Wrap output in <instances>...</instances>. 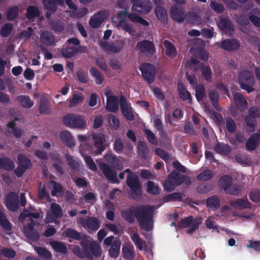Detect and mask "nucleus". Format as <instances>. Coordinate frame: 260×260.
I'll list each match as a JSON object with an SVG mask.
<instances>
[{
	"label": "nucleus",
	"mask_w": 260,
	"mask_h": 260,
	"mask_svg": "<svg viewBox=\"0 0 260 260\" xmlns=\"http://www.w3.org/2000/svg\"><path fill=\"white\" fill-rule=\"evenodd\" d=\"M127 17L134 23H139L144 26L149 25V22L142 17L134 13L128 14L127 12L125 10L119 12L117 15L112 18V24L117 28L122 29L129 34L133 35L135 32V30L126 21V19Z\"/></svg>",
	"instance_id": "f257e3e1"
},
{
	"label": "nucleus",
	"mask_w": 260,
	"mask_h": 260,
	"mask_svg": "<svg viewBox=\"0 0 260 260\" xmlns=\"http://www.w3.org/2000/svg\"><path fill=\"white\" fill-rule=\"evenodd\" d=\"M154 208L150 206H141L137 208L136 218L141 227L145 231H150L153 227L152 216Z\"/></svg>",
	"instance_id": "f03ea898"
},
{
	"label": "nucleus",
	"mask_w": 260,
	"mask_h": 260,
	"mask_svg": "<svg viewBox=\"0 0 260 260\" xmlns=\"http://www.w3.org/2000/svg\"><path fill=\"white\" fill-rule=\"evenodd\" d=\"M31 211H24L20 215L19 219L23 223L28 220L30 221L27 226L24 228V233L26 237L32 240H36L39 238L38 233L32 228L35 224L33 219H36L40 216L38 213L32 212L33 209L30 208Z\"/></svg>",
	"instance_id": "7ed1b4c3"
},
{
	"label": "nucleus",
	"mask_w": 260,
	"mask_h": 260,
	"mask_svg": "<svg viewBox=\"0 0 260 260\" xmlns=\"http://www.w3.org/2000/svg\"><path fill=\"white\" fill-rule=\"evenodd\" d=\"M127 174L126 182L127 185L131 190L133 198L141 194L142 188L136 175L133 173L129 169H126L123 173L119 174V177L122 179L124 177V174Z\"/></svg>",
	"instance_id": "20e7f679"
},
{
	"label": "nucleus",
	"mask_w": 260,
	"mask_h": 260,
	"mask_svg": "<svg viewBox=\"0 0 260 260\" xmlns=\"http://www.w3.org/2000/svg\"><path fill=\"white\" fill-rule=\"evenodd\" d=\"M239 82L241 87L249 93L254 90V79L252 74L248 71L244 70L240 72Z\"/></svg>",
	"instance_id": "39448f33"
},
{
	"label": "nucleus",
	"mask_w": 260,
	"mask_h": 260,
	"mask_svg": "<svg viewBox=\"0 0 260 260\" xmlns=\"http://www.w3.org/2000/svg\"><path fill=\"white\" fill-rule=\"evenodd\" d=\"M64 124L70 127L77 129H84L86 126V121L80 115L70 114L63 118Z\"/></svg>",
	"instance_id": "423d86ee"
},
{
	"label": "nucleus",
	"mask_w": 260,
	"mask_h": 260,
	"mask_svg": "<svg viewBox=\"0 0 260 260\" xmlns=\"http://www.w3.org/2000/svg\"><path fill=\"white\" fill-rule=\"evenodd\" d=\"M184 181L182 175L173 172L164 182L165 188L169 191H171L174 189L176 186L179 185Z\"/></svg>",
	"instance_id": "0eeeda50"
},
{
	"label": "nucleus",
	"mask_w": 260,
	"mask_h": 260,
	"mask_svg": "<svg viewBox=\"0 0 260 260\" xmlns=\"http://www.w3.org/2000/svg\"><path fill=\"white\" fill-rule=\"evenodd\" d=\"M133 4L132 10L141 14L149 13L152 9V5L150 2H141L140 0H131Z\"/></svg>",
	"instance_id": "6e6552de"
},
{
	"label": "nucleus",
	"mask_w": 260,
	"mask_h": 260,
	"mask_svg": "<svg viewBox=\"0 0 260 260\" xmlns=\"http://www.w3.org/2000/svg\"><path fill=\"white\" fill-rule=\"evenodd\" d=\"M62 215V209L60 206L56 203H52L50 206V209L48 211L46 219L48 222L57 223V219Z\"/></svg>",
	"instance_id": "1a4fd4ad"
},
{
	"label": "nucleus",
	"mask_w": 260,
	"mask_h": 260,
	"mask_svg": "<svg viewBox=\"0 0 260 260\" xmlns=\"http://www.w3.org/2000/svg\"><path fill=\"white\" fill-rule=\"evenodd\" d=\"M201 222L202 219L200 217L193 219L192 217H188L182 219L179 223V226L180 228L188 227V232L192 233L198 228Z\"/></svg>",
	"instance_id": "9d476101"
},
{
	"label": "nucleus",
	"mask_w": 260,
	"mask_h": 260,
	"mask_svg": "<svg viewBox=\"0 0 260 260\" xmlns=\"http://www.w3.org/2000/svg\"><path fill=\"white\" fill-rule=\"evenodd\" d=\"M108 16V11L105 10L99 11L90 18L89 24L92 28H98L107 19Z\"/></svg>",
	"instance_id": "9b49d317"
},
{
	"label": "nucleus",
	"mask_w": 260,
	"mask_h": 260,
	"mask_svg": "<svg viewBox=\"0 0 260 260\" xmlns=\"http://www.w3.org/2000/svg\"><path fill=\"white\" fill-rule=\"evenodd\" d=\"M105 94L107 97L106 109L109 111L114 112L118 109V98L114 96L109 89H106Z\"/></svg>",
	"instance_id": "f8f14e48"
},
{
	"label": "nucleus",
	"mask_w": 260,
	"mask_h": 260,
	"mask_svg": "<svg viewBox=\"0 0 260 260\" xmlns=\"http://www.w3.org/2000/svg\"><path fill=\"white\" fill-rule=\"evenodd\" d=\"M17 158L19 166L15 170V172L17 176L20 177L24 173L26 169L30 167L31 162L29 159L22 154L18 155Z\"/></svg>",
	"instance_id": "ddd939ff"
},
{
	"label": "nucleus",
	"mask_w": 260,
	"mask_h": 260,
	"mask_svg": "<svg viewBox=\"0 0 260 260\" xmlns=\"http://www.w3.org/2000/svg\"><path fill=\"white\" fill-rule=\"evenodd\" d=\"M144 78L148 82L152 83L154 79L155 69L149 63L142 65L140 68Z\"/></svg>",
	"instance_id": "4468645a"
},
{
	"label": "nucleus",
	"mask_w": 260,
	"mask_h": 260,
	"mask_svg": "<svg viewBox=\"0 0 260 260\" xmlns=\"http://www.w3.org/2000/svg\"><path fill=\"white\" fill-rule=\"evenodd\" d=\"M92 139L94 146L90 151L92 154L101 153L104 150L103 142L105 140L104 136L101 134H96L92 135Z\"/></svg>",
	"instance_id": "2eb2a0df"
},
{
	"label": "nucleus",
	"mask_w": 260,
	"mask_h": 260,
	"mask_svg": "<svg viewBox=\"0 0 260 260\" xmlns=\"http://www.w3.org/2000/svg\"><path fill=\"white\" fill-rule=\"evenodd\" d=\"M100 46L107 53H117L122 50L123 44L122 43L111 44L107 41H104L101 43Z\"/></svg>",
	"instance_id": "dca6fc26"
},
{
	"label": "nucleus",
	"mask_w": 260,
	"mask_h": 260,
	"mask_svg": "<svg viewBox=\"0 0 260 260\" xmlns=\"http://www.w3.org/2000/svg\"><path fill=\"white\" fill-rule=\"evenodd\" d=\"M120 108L121 112L124 117L128 120H132L134 119V112L132 107L121 98L120 99Z\"/></svg>",
	"instance_id": "f3484780"
},
{
	"label": "nucleus",
	"mask_w": 260,
	"mask_h": 260,
	"mask_svg": "<svg viewBox=\"0 0 260 260\" xmlns=\"http://www.w3.org/2000/svg\"><path fill=\"white\" fill-rule=\"evenodd\" d=\"M232 183V179L229 176L222 177L219 181L220 185L226 192L233 194H236L238 193V191L234 189L233 187H231Z\"/></svg>",
	"instance_id": "a211bd4d"
},
{
	"label": "nucleus",
	"mask_w": 260,
	"mask_h": 260,
	"mask_svg": "<svg viewBox=\"0 0 260 260\" xmlns=\"http://www.w3.org/2000/svg\"><path fill=\"white\" fill-rule=\"evenodd\" d=\"M79 222L83 226L87 228L90 231H96L99 228V221L95 218L91 217L87 219L80 218Z\"/></svg>",
	"instance_id": "6ab92c4d"
},
{
	"label": "nucleus",
	"mask_w": 260,
	"mask_h": 260,
	"mask_svg": "<svg viewBox=\"0 0 260 260\" xmlns=\"http://www.w3.org/2000/svg\"><path fill=\"white\" fill-rule=\"evenodd\" d=\"M18 199L17 194L11 192L8 194L6 198V205L8 209L12 211H15L18 208Z\"/></svg>",
	"instance_id": "aec40b11"
},
{
	"label": "nucleus",
	"mask_w": 260,
	"mask_h": 260,
	"mask_svg": "<svg viewBox=\"0 0 260 260\" xmlns=\"http://www.w3.org/2000/svg\"><path fill=\"white\" fill-rule=\"evenodd\" d=\"M171 16L174 20L180 22L184 19L185 15L181 7L174 6L171 9Z\"/></svg>",
	"instance_id": "412c9836"
},
{
	"label": "nucleus",
	"mask_w": 260,
	"mask_h": 260,
	"mask_svg": "<svg viewBox=\"0 0 260 260\" xmlns=\"http://www.w3.org/2000/svg\"><path fill=\"white\" fill-rule=\"evenodd\" d=\"M217 44L220 48L228 50H236L240 46L239 43L235 40H224Z\"/></svg>",
	"instance_id": "4be33fe9"
},
{
	"label": "nucleus",
	"mask_w": 260,
	"mask_h": 260,
	"mask_svg": "<svg viewBox=\"0 0 260 260\" xmlns=\"http://www.w3.org/2000/svg\"><path fill=\"white\" fill-rule=\"evenodd\" d=\"M101 170L106 178L113 182H118L116 172L112 170L108 165L103 163L101 164Z\"/></svg>",
	"instance_id": "5701e85b"
},
{
	"label": "nucleus",
	"mask_w": 260,
	"mask_h": 260,
	"mask_svg": "<svg viewBox=\"0 0 260 260\" xmlns=\"http://www.w3.org/2000/svg\"><path fill=\"white\" fill-rule=\"evenodd\" d=\"M60 138L61 141L70 147L75 146V140L70 132L65 131L60 133Z\"/></svg>",
	"instance_id": "b1692460"
},
{
	"label": "nucleus",
	"mask_w": 260,
	"mask_h": 260,
	"mask_svg": "<svg viewBox=\"0 0 260 260\" xmlns=\"http://www.w3.org/2000/svg\"><path fill=\"white\" fill-rule=\"evenodd\" d=\"M136 48L141 52L148 53H152L154 49L152 43L148 41L138 42L136 45Z\"/></svg>",
	"instance_id": "393cba45"
},
{
	"label": "nucleus",
	"mask_w": 260,
	"mask_h": 260,
	"mask_svg": "<svg viewBox=\"0 0 260 260\" xmlns=\"http://www.w3.org/2000/svg\"><path fill=\"white\" fill-rule=\"evenodd\" d=\"M54 41V37L49 32L44 31L41 35L40 42L44 45H51L53 44Z\"/></svg>",
	"instance_id": "a878e982"
},
{
	"label": "nucleus",
	"mask_w": 260,
	"mask_h": 260,
	"mask_svg": "<svg viewBox=\"0 0 260 260\" xmlns=\"http://www.w3.org/2000/svg\"><path fill=\"white\" fill-rule=\"evenodd\" d=\"M260 117V109L257 108H251L249 110V116L245 119L247 124L252 127L253 126V119L252 118Z\"/></svg>",
	"instance_id": "bb28decb"
},
{
	"label": "nucleus",
	"mask_w": 260,
	"mask_h": 260,
	"mask_svg": "<svg viewBox=\"0 0 260 260\" xmlns=\"http://www.w3.org/2000/svg\"><path fill=\"white\" fill-rule=\"evenodd\" d=\"M48 186L51 191L52 196H60L62 195V188L59 184L54 181H50Z\"/></svg>",
	"instance_id": "cd10ccee"
},
{
	"label": "nucleus",
	"mask_w": 260,
	"mask_h": 260,
	"mask_svg": "<svg viewBox=\"0 0 260 260\" xmlns=\"http://www.w3.org/2000/svg\"><path fill=\"white\" fill-rule=\"evenodd\" d=\"M260 140V136L258 134L253 135L248 140L246 146L248 150H251L254 149L259 144Z\"/></svg>",
	"instance_id": "c85d7f7f"
},
{
	"label": "nucleus",
	"mask_w": 260,
	"mask_h": 260,
	"mask_svg": "<svg viewBox=\"0 0 260 260\" xmlns=\"http://www.w3.org/2000/svg\"><path fill=\"white\" fill-rule=\"evenodd\" d=\"M84 98V96L81 93H74L71 99L69 100V106L71 107L77 106L83 102Z\"/></svg>",
	"instance_id": "c756f323"
},
{
	"label": "nucleus",
	"mask_w": 260,
	"mask_h": 260,
	"mask_svg": "<svg viewBox=\"0 0 260 260\" xmlns=\"http://www.w3.org/2000/svg\"><path fill=\"white\" fill-rule=\"evenodd\" d=\"M178 90L181 99L183 100H188V102H191V95L190 93L185 89L184 85L181 83L178 84Z\"/></svg>",
	"instance_id": "7c9ffc66"
},
{
	"label": "nucleus",
	"mask_w": 260,
	"mask_h": 260,
	"mask_svg": "<svg viewBox=\"0 0 260 260\" xmlns=\"http://www.w3.org/2000/svg\"><path fill=\"white\" fill-rule=\"evenodd\" d=\"M64 2L63 0H44V6L46 9L54 12L56 9V4H62Z\"/></svg>",
	"instance_id": "2f4dec72"
},
{
	"label": "nucleus",
	"mask_w": 260,
	"mask_h": 260,
	"mask_svg": "<svg viewBox=\"0 0 260 260\" xmlns=\"http://www.w3.org/2000/svg\"><path fill=\"white\" fill-rule=\"evenodd\" d=\"M230 205L236 209H242L249 206V203L247 200L238 199L236 201H231Z\"/></svg>",
	"instance_id": "473e14b6"
},
{
	"label": "nucleus",
	"mask_w": 260,
	"mask_h": 260,
	"mask_svg": "<svg viewBox=\"0 0 260 260\" xmlns=\"http://www.w3.org/2000/svg\"><path fill=\"white\" fill-rule=\"evenodd\" d=\"M165 46L166 54L171 58L174 57L177 54V51L175 46L168 41H164Z\"/></svg>",
	"instance_id": "72a5a7b5"
},
{
	"label": "nucleus",
	"mask_w": 260,
	"mask_h": 260,
	"mask_svg": "<svg viewBox=\"0 0 260 260\" xmlns=\"http://www.w3.org/2000/svg\"><path fill=\"white\" fill-rule=\"evenodd\" d=\"M105 159L109 164H112L116 169H121L122 165L121 161L117 158L115 157L112 154H108L105 156Z\"/></svg>",
	"instance_id": "f704fd0d"
},
{
	"label": "nucleus",
	"mask_w": 260,
	"mask_h": 260,
	"mask_svg": "<svg viewBox=\"0 0 260 260\" xmlns=\"http://www.w3.org/2000/svg\"><path fill=\"white\" fill-rule=\"evenodd\" d=\"M133 246L130 244H125L122 248L124 257L127 260H132L134 257Z\"/></svg>",
	"instance_id": "c9c22d12"
},
{
	"label": "nucleus",
	"mask_w": 260,
	"mask_h": 260,
	"mask_svg": "<svg viewBox=\"0 0 260 260\" xmlns=\"http://www.w3.org/2000/svg\"><path fill=\"white\" fill-rule=\"evenodd\" d=\"M131 238L140 250H142L146 248V245L145 242L140 238L138 234L135 233L133 234L131 236Z\"/></svg>",
	"instance_id": "e433bc0d"
},
{
	"label": "nucleus",
	"mask_w": 260,
	"mask_h": 260,
	"mask_svg": "<svg viewBox=\"0 0 260 260\" xmlns=\"http://www.w3.org/2000/svg\"><path fill=\"white\" fill-rule=\"evenodd\" d=\"M121 243L118 240L113 241V243L109 249V254L112 257H117L119 253Z\"/></svg>",
	"instance_id": "4c0bfd02"
},
{
	"label": "nucleus",
	"mask_w": 260,
	"mask_h": 260,
	"mask_svg": "<svg viewBox=\"0 0 260 260\" xmlns=\"http://www.w3.org/2000/svg\"><path fill=\"white\" fill-rule=\"evenodd\" d=\"M17 100L23 107L25 108H30L34 105V102L27 96H19L17 98Z\"/></svg>",
	"instance_id": "58836bf2"
},
{
	"label": "nucleus",
	"mask_w": 260,
	"mask_h": 260,
	"mask_svg": "<svg viewBox=\"0 0 260 260\" xmlns=\"http://www.w3.org/2000/svg\"><path fill=\"white\" fill-rule=\"evenodd\" d=\"M84 146H81L80 153L83 157H84V160L87 166L92 171L96 170V166L93 161V160L89 156H85L83 152Z\"/></svg>",
	"instance_id": "ea45409f"
},
{
	"label": "nucleus",
	"mask_w": 260,
	"mask_h": 260,
	"mask_svg": "<svg viewBox=\"0 0 260 260\" xmlns=\"http://www.w3.org/2000/svg\"><path fill=\"white\" fill-rule=\"evenodd\" d=\"M15 167L14 162L8 158H0V169L4 168L7 170H11Z\"/></svg>",
	"instance_id": "a19ab883"
},
{
	"label": "nucleus",
	"mask_w": 260,
	"mask_h": 260,
	"mask_svg": "<svg viewBox=\"0 0 260 260\" xmlns=\"http://www.w3.org/2000/svg\"><path fill=\"white\" fill-rule=\"evenodd\" d=\"M207 206L213 210L218 209L220 206V202L216 197H212L207 200Z\"/></svg>",
	"instance_id": "79ce46f5"
},
{
	"label": "nucleus",
	"mask_w": 260,
	"mask_h": 260,
	"mask_svg": "<svg viewBox=\"0 0 260 260\" xmlns=\"http://www.w3.org/2000/svg\"><path fill=\"white\" fill-rule=\"evenodd\" d=\"M155 14L157 18L161 21H165L167 18V14L165 9L159 6L155 8Z\"/></svg>",
	"instance_id": "37998d69"
},
{
	"label": "nucleus",
	"mask_w": 260,
	"mask_h": 260,
	"mask_svg": "<svg viewBox=\"0 0 260 260\" xmlns=\"http://www.w3.org/2000/svg\"><path fill=\"white\" fill-rule=\"evenodd\" d=\"M50 245L56 251L65 253L66 252V247L62 243L57 241H51L50 242Z\"/></svg>",
	"instance_id": "c03bdc74"
},
{
	"label": "nucleus",
	"mask_w": 260,
	"mask_h": 260,
	"mask_svg": "<svg viewBox=\"0 0 260 260\" xmlns=\"http://www.w3.org/2000/svg\"><path fill=\"white\" fill-rule=\"evenodd\" d=\"M215 151L222 154H226L230 152V148L227 145L224 144H218L215 148Z\"/></svg>",
	"instance_id": "a18cd8bd"
},
{
	"label": "nucleus",
	"mask_w": 260,
	"mask_h": 260,
	"mask_svg": "<svg viewBox=\"0 0 260 260\" xmlns=\"http://www.w3.org/2000/svg\"><path fill=\"white\" fill-rule=\"evenodd\" d=\"M234 102L239 107H243L246 106L247 104L246 100L240 93H237L234 95Z\"/></svg>",
	"instance_id": "49530a36"
},
{
	"label": "nucleus",
	"mask_w": 260,
	"mask_h": 260,
	"mask_svg": "<svg viewBox=\"0 0 260 260\" xmlns=\"http://www.w3.org/2000/svg\"><path fill=\"white\" fill-rule=\"evenodd\" d=\"M220 27L222 30L227 34H230L231 32L233 30L234 27L233 24L229 21H224L221 23Z\"/></svg>",
	"instance_id": "de8ad7c7"
},
{
	"label": "nucleus",
	"mask_w": 260,
	"mask_h": 260,
	"mask_svg": "<svg viewBox=\"0 0 260 260\" xmlns=\"http://www.w3.org/2000/svg\"><path fill=\"white\" fill-rule=\"evenodd\" d=\"M190 52L193 55H195L196 53H198L199 57L202 60H206L208 58V54L204 50L191 48L190 49Z\"/></svg>",
	"instance_id": "09e8293b"
},
{
	"label": "nucleus",
	"mask_w": 260,
	"mask_h": 260,
	"mask_svg": "<svg viewBox=\"0 0 260 260\" xmlns=\"http://www.w3.org/2000/svg\"><path fill=\"white\" fill-rule=\"evenodd\" d=\"M205 224L209 229L217 230L218 229V226L215 221L214 216H209L206 220Z\"/></svg>",
	"instance_id": "8fccbe9b"
},
{
	"label": "nucleus",
	"mask_w": 260,
	"mask_h": 260,
	"mask_svg": "<svg viewBox=\"0 0 260 260\" xmlns=\"http://www.w3.org/2000/svg\"><path fill=\"white\" fill-rule=\"evenodd\" d=\"M39 14V10L35 7L30 6L27 9V17L28 19H31L37 17Z\"/></svg>",
	"instance_id": "3c124183"
},
{
	"label": "nucleus",
	"mask_w": 260,
	"mask_h": 260,
	"mask_svg": "<svg viewBox=\"0 0 260 260\" xmlns=\"http://www.w3.org/2000/svg\"><path fill=\"white\" fill-rule=\"evenodd\" d=\"M147 191L149 193L157 194L159 192V188L153 182L149 181L147 183Z\"/></svg>",
	"instance_id": "603ef678"
},
{
	"label": "nucleus",
	"mask_w": 260,
	"mask_h": 260,
	"mask_svg": "<svg viewBox=\"0 0 260 260\" xmlns=\"http://www.w3.org/2000/svg\"><path fill=\"white\" fill-rule=\"evenodd\" d=\"M205 92L204 87L202 85H198L196 86V96L198 101H200L205 96Z\"/></svg>",
	"instance_id": "864d4df0"
},
{
	"label": "nucleus",
	"mask_w": 260,
	"mask_h": 260,
	"mask_svg": "<svg viewBox=\"0 0 260 260\" xmlns=\"http://www.w3.org/2000/svg\"><path fill=\"white\" fill-rule=\"evenodd\" d=\"M209 96L211 100L212 101L213 106L217 110H220V108L217 102L219 96L217 92L215 91H211L209 93Z\"/></svg>",
	"instance_id": "5fc2aeb1"
},
{
	"label": "nucleus",
	"mask_w": 260,
	"mask_h": 260,
	"mask_svg": "<svg viewBox=\"0 0 260 260\" xmlns=\"http://www.w3.org/2000/svg\"><path fill=\"white\" fill-rule=\"evenodd\" d=\"M213 176V173L210 170H206L201 173L198 177V179L201 181H206L210 179Z\"/></svg>",
	"instance_id": "6e6d98bb"
},
{
	"label": "nucleus",
	"mask_w": 260,
	"mask_h": 260,
	"mask_svg": "<svg viewBox=\"0 0 260 260\" xmlns=\"http://www.w3.org/2000/svg\"><path fill=\"white\" fill-rule=\"evenodd\" d=\"M15 124L14 122H10L8 125L9 131L16 137H20L21 135V131L20 129L15 128Z\"/></svg>",
	"instance_id": "4d7b16f0"
},
{
	"label": "nucleus",
	"mask_w": 260,
	"mask_h": 260,
	"mask_svg": "<svg viewBox=\"0 0 260 260\" xmlns=\"http://www.w3.org/2000/svg\"><path fill=\"white\" fill-rule=\"evenodd\" d=\"M106 206L109 208V210L106 213V217L110 220H113L114 217V213L112 209H113V205L109 201L106 202Z\"/></svg>",
	"instance_id": "13d9d810"
},
{
	"label": "nucleus",
	"mask_w": 260,
	"mask_h": 260,
	"mask_svg": "<svg viewBox=\"0 0 260 260\" xmlns=\"http://www.w3.org/2000/svg\"><path fill=\"white\" fill-rule=\"evenodd\" d=\"M12 28L13 26L11 23H7L5 24L1 29V36L4 37L8 36L11 32Z\"/></svg>",
	"instance_id": "bf43d9fd"
},
{
	"label": "nucleus",
	"mask_w": 260,
	"mask_h": 260,
	"mask_svg": "<svg viewBox=\"0 0 260 260\" xmlns=\"http://www.w3.org/2000/svg\"><path fill=\"white\" fill-rule=\"evenodd\" d=\"M250 199L254 202H260V190L253 189L249 193Z\"/></svg>",
	"instance_id": "052dcab7"
},
{
	"label": "nucleus",
	"mask_w": 260,
	"mask_h": 260,
	"mask_svg": "<svg viewBox=\"0 0 260 260\" xmlns=\"http://www.w3.org/2000/svg\"><path fill=\"white\" fill-rule=\"evenodd\" d=\"M35 250L40 256L46 258H50L51 257V253L42 247H37Z\"/></svg>",
	"instance_id": "680f3d73"
},
{
	"label": "nucleus",
	"mask_w": 260,
	"mask_h": 260,
	"mask_svg": "<svg viewBox=\"0 0 260 260\" xmlns=\"http://www.w3.org/2000/svg\"><path fill=\"white\" fill-rule=\"evenodd\" d=\"M90 247L91 251L95 255L99 256L101 254L102 251L101 248L96 242H91L90 243Z\"/></svg>",
	"instance_id": "e2e57ef3"
},
{
	"label": "nucleus",
	"mask_w": 260,
	"mask_h": 260,
	"mask_svg": "<svg viewBox=\"0 0 260 260\" xmlns=\"http://www.w3.org/2000/svg\"><path fill=\"white\" fill-rule=\"evenodd\" d=\"M237 22L240 24V29L244 32L247 33V31L245 29V26H247L249 24L248 21L246 19V18L240 16L239 18L237 19Z\"/></svg>",
	"instance_id": "0e129e2a"
},
{
	"label": "nucleus",
	"mask_w": 260,
	"mask_h": 260,
	"mask_svg": "<svg viewBox=\"0 0 260 260\" xmlns=\"http://www.w3.org/2000/svg\"><path fill=\"white\" fill-rule=\"evenodd\" d=\"M77 50L74 48H69L68 49H63L62 51V55L66 57H72L75 53H76Z\"/></svg>",
	"instance_id": "69168bd1"
},
{
	"label": "nucleus",
	"mask_w": 260,
	"mask_h": 260,
	"mask_svg": "<svg viewBox=\"0 0 260 260\" xmlns=\"http://www.w3.org/2000/svg\"><path fill=\"white\" fill-rule=\"evenodd\" d=\"M18 10L17 7L10 8L7 13L8 19L11 20L15 18L18 14Z\"/></svg>",
	"instance_id": "338daca9"
},
{
	"label": "nucleus",
	"mask_w": 260,
	"mask_h": 260,
	"mask_svg": "<svg viewBox=\"0 0 260 260\" xmlns=\"http://www.w3.org/2000/svg\"><path fill=\"white\" fill-rule=\"evenodd\" d=\"M98 95L95 93L91 94L87 99V102L89 107H94L97 104Z\"/></svg>",
	"instance_id": "774afa93"
}]
</instances>
